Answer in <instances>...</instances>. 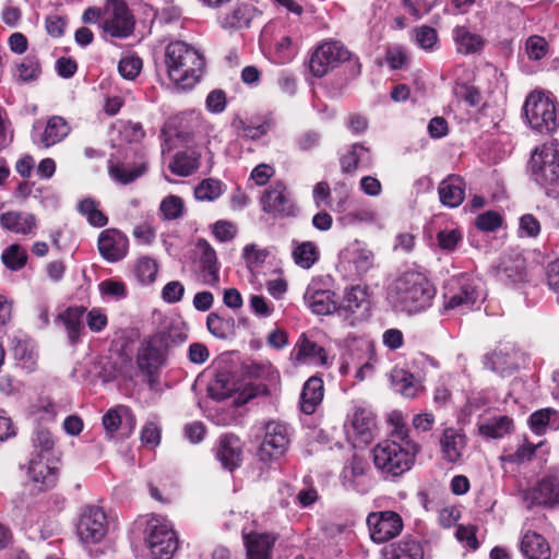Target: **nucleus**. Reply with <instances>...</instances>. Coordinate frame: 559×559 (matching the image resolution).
<instances>
[{"label":"nucleus","instance_id":"obj_55","mask_svg":"<svg viewBox=\"0 0 559 559\" xmlns=\"http://www.w3.org/2000/svg\"><path fill=\"white\" fill-rule=\"evenodd\" d=\"M61 407L49 400H43L34 411L35 419L39 423H51L56 419Z\"/></svg>","mask_w":559,"mask_h":559},{"label":"nucleus","instance_id":"obj_47","mask_svg":"<svg viewBox=\"0 0 559 559\" xmlns=\"http://www.w3.org/2000/svg\"><path fill=\"white\" fill-rule=\"evenodd\" d=\"M295 263L302 269H310L319 259L317 246L311 241L299 243L293 250Z\"/></svg>","mask_w":559,"mask_h":559},{"label":"nucleus","instance_id":"obj_24","mask_svg":"<svg viewBox=\"0 0 559 559\" xmlns=\"http://www.w3.org/2000/svg\"><path fill=\"white\" fill-rule=\"evenodd\" d=\"M0 225L12 233L35 235L37 218L34 214L21 211H8L0 215Z\"/></svg>","mask_w":559,"mask_h":559},{"label":"nucleus","instance_id":"obj_52","mask_svg":"<svg viewBox=\"0 0 559 559\" xmlns=\"http://www.w3.org/2000/svg\"><path fill=\"white\" fill-rule=\"evenodd\" d=\"M185 206L182 200L177 195L166 197L159 205V212L164 219L173 221L183 215Z\"/></svg>","mask_w":559,"mask_h":559},{"label":"nucleus","instance_id":"obj_49","mask_svg":"<svg viewBox=\"0 0 559 559\" xmlns=\"http://www.w3.org/2000/svg\"><path fill=\"white\" fill-rule=\"evenodd\" d=\"M524 51L532 61H539L549 52V45L545 37L531 35L524 44Z\"/></svg>","mask_w":559,"mask_h":559},{"label":"nucleus","instance_id":"obj_60","mask_svg":"<svg viewBox=\"0 0 559 559\" xmlns=\"http://www.w3.org/2000/svg\"><path fill=\"white\" fill-rule=\"evenodd\" d=\"M185 290L181 282L170 281L162 289V299L167 304H177L181 301Z\"/></svg>","mask_w":559,"mask_h":559},{"label":"nucleus","instance_id":"obj_46","mask_svg":"<svg viewBox=\"0 0 559 559\" xmlns=\"http://www.w3.org/2000/svg\"><path fill=\"white\" fill-rule=\"evenodd\" d=\"M78 211L95 227H104L108 223L107 216L98 209V203L91 198L83 199L78 204Z\"/></svg>","mask_w":559,"mask_h":559},{"label":"nucleus","instance_id":"obj_1","mask_svg":"<svg viewBox=\"0 0 559 559\" xmlns=\"http://www.w3.org/2000/svg\"><path fill=\"white\" fill-rule=\"evenodd\" d=\"M436 294L437 289L426 273L408 270L390 285L388 300L396 311L416 314L431 307Z\"/></svg>","mask_w":559,"mask_h":559},{"label":"nucleus","instance_id":"obj_29","mask_svg":"<svg viewBox=\"0 0 559 559\" xmlns=\"http://www.w3.org/2000/svg\"><path fill=\"white\" fill-rule=\"evenodd\" d=\"M275 535L253 532L245 535V545L249 559H270L273 550Z\"/></svg>","mask_w":559,"mask_h":559},{"label":"nucleus","instance_id":"obj_59","mask_svg":"<svg viewBox=\"0 0 559 559\" xmlns=\"http://www.w3.org/2000/svg\"><path fill=\"white\" fill-rule=\"evenodd\" d=\"M537 447L538 445H534L525 439L524 443L519 445L515 452L503 455L501 460L509 463H523L525 461H530L534 456Z\"/></svg>","mask_w":559,"mask_h":559},{"label":"nucleus","instance_id":"obj_28","mask_svg":"<svg viewBox=\"0 0 559 559\" xmlns=\"http://www.w3.org/2000/svg\"><path fill=\"white\" fill-rule=\"evenodd\" d=\"M440 445L443 459L449 463H456L463 455L466 437L454 428H447L440 438Z\"/></svg>","mask_w":559,"mask_h":559},{"label":"nucleus","instance_id":"obj_22","mask_svg":"<svg viewBox=\"0 0 559 559\" xmlns=\"http://www.w3.org/2000/svg\"><path fill=\"white\" fill-rule=\"evenodd\" d=\"M27 476L38 490H46L55 486L57 471L48 465L43 454H37L28 462Z\"/></svg>","mask_w":559,"mask_h":559},{"label":"nucleus","instance_id":"obj_43","mask_svg":"<svg viewBox=\"0 0 559 559\" xmlns=\"http://www.w3.org/2000/svg\"><path fill=\"white\" fill-rule=\"evenodd\" d=\"M145 165L110 164L108 167L110 177L121 185H128L145 173Z\"/></svg>","mask_w":559,"mask_h":559},{"label":"nucleus","instance_id":"obj_21","mask_svg":"<svg viewBox=\"0 0 559 559\" xmlns=\"http://www.w3.org/2000/svg\"><path fill=\"white\" fill-rule=\"evenodd\" d=\"M296 362L302 365L324 366L328 362L325 349L302 334L292 353Z\"/></svg>","mask_w":559,"mask_h":559},{"label":"nucleus","instance_id":"obj_64","mask_svg":"<svg viewBox=\"0 0 559 559\" xmlns=\"http://www.w3.org/2000/svg\"><path fill=\"white\" fill-rule=\"evenodd\" d=\"M242 258L249 267L259 266L264 262L266 251L258 248L254 243H250L243 248Z\"/></svg>","mask_w":559,"mask_h":559},{"label":"nucleus","instance_id":"obj_58","mask_svg":"<svg viewBox=\"0 0 559 559\" xmlns=\"http://www.w3.org/2000/svg\"><path fill=\"white\" fill-rule=\"evenodd\" d=\"M142 69V60L139 57H123L118 64L119 73L127 80H133Z\"/></svg>","mask_w":559,"mask_h":559},{"label":"nucleus","instance_id":"obj_16","mask_svg":"<svg viewBox=\"0 0 559 559\" xmlns=\"http://www.w3.org/2000/svg\"><path fill=\"white\" fill-rule=\"evenodd\" d=\"M340 259L356 275H364L373 266L374 254L365 242L354 240L342 250Z\"/></svg>","mask_w":559,"mask_h":559},{"label":"nucleus","instance_id":"obj_33","mask_svg":"<svg viewBox=\"0 0 559 559\" xmlns=\"http://www.w3.org/2000/svg\"><path fill=\"white\" fill-rule=\"evenodd\" d=\"M478 432L488 439H501L513 429V419L507 415L486 418L478 423Z\"/></svg>","mask_w":559,"mask_h":559},{"label":"nucleus","instance_id":"obj_19","mask_svg":"<svg viewBox=\"0 0 559 559\" xmlns=\"http://www.w3.org/2000/svg\"><path fill=\"white\" fill-rule=\"evenodd\" d=\"M304 299L308 308L317 316L337 313L335 293L320 288L317 283H311L307 287Z\"/></svg>","mask_w":559,"mask_h":559},{"label":"nucleus","instance_id":"obj_44","mask_svg":"<svg viewBox=\"0 0 559 559\" xmlns=\"http://www.w3.org/2000/svg\"><path fill=\"white\" fill-rule=\"evenodd\" d=\"M157 272L156 261L148 257L138 259L133 267V275L141 285L153 284L156 281Z\"/></svg>","mask_w":559,"mask_h":559},{"label":"nucleus","instance_id":"obj_41","mask_svg":"<svg viewBox=\"0 0 559 559\" xmlns=\"http://www.w3.org/2000/svg\"><path fill=\"white\" fill-rule=\"evenodd\" d=\"M206 326L212 335L225 340L234 334L235 320L231 317L225 318L216 312H212L206 318Z\"/></svg>","mask_w":559,"mask_h":559},{"label":"nucleus","instance_id":"obj_36","mask_svg":"<svg viewBox=\"0 0 559 559\" xmlns=\"http://www.w3.org/2000/svg\"><path fill=\"white\" fill-rule=\"evenodd\" d=\"M70 128L62 117L53 116L46 124L40 135L39 143L44 147H50L62 141L69 134Z\"/></svg>","mask_w":559,"mask_h":559},{"label":"nucleus","instance_id":"obj_53","mask_svg":"<svg viewBox=\"0 0 559 559\" xmlns=\"http://www.w3.org/2000/svg\"><path fill=\"white\" fill-rule=\"evenodd\" d=\"M233 391L234 384L226 374H218L207 389L209 395L216 401L229 397Z\"/></svg>","mask_w":559,"mask_h":559},{"label":"nucleus","instance_id":"obj_7","mask_svg":"<svg viewBox=\"0 0 559 559\" xmlns=\"http://www.w3.org/2000/svg\"><path fill=\"white\" fill-rule=\"evenodd\" d=\"M145 542L154 559H171L178 547L171 525L158 518L148 521Z\"/></svg>","mask_w":559,"mask_h":559},{"label":"nucleus","instance_id":"obj_23","mask_svg":"<svg viewBox=\"0 0 559 559\" xmlns=\"http://www.w3.org/2000/svg\"><path fill=\"white\" fill-rule=\"evenodd\" d=\"M201 250L199 265L202 283L217 288L219 286V266L217 263L216 252L207 241H199Z\"/></svg>","mask_w":559,"mask_h":559},{"label":"nucleus","instance_id":"obj_9","mask_svg":"<svg viewBox=\"0 0 559 559\" xmlns=\"http://www.w3.org/2000/svg\"><path fill=\"white\" fill-rule=\"evenodd\" d=\"M337 314L349 325L366 321L370 316L367 288L360 285L346 288L342 301L337 302Z\"/></svg>","mask_w":559,"mask_h":559},{"label":"nucleus","instance_id":"obj_45","mask_svg":"<svg viewBox=\"0 0 559 559\" xmlns=\"http://www.w3.org/2000/svg\"><path fill=\"white\" fill-rule=\"evenodd\" d=\"M369 162L368 150L360 144H354L350 150L342 156L341 167L344 173L352 174L360 164H368Z\"/></svg>","mask_w":559,"mask_h":559},{"label":"nucleus","instance_id":"obj_8","mask_svg":"<svg viewBox=\"0 0 559 559\" xmlns=\"http://www.w3.org/2000/svg\"><path fill=\"white\" fill-rule=\"evenodd\" d=\"M134 16L122 0H107L102 20L104 32L111 37L127 38L134 31Z\"/></svg>","mask_w":559,"mask_h":559},{"label":"nucleus","instance_id":"obj_13","mask_svg":"<svg viewBox=\"0 0 559 559\" xmlns=\"http://www.w3.org/2000/svg\"><path fill=\"white\" fill-rule=\"evenodd\" d=\"M528 507L537 504L554 508L559 504V476L547 474L537 484L523 491Z\"/></svg>","mask_w":559,"mask_h":559},{"label":"nucleus","instance_id":"obj_15","mask_svg":"<svg viewBox=\"0 0 559 559\" xmlns=\"http://www.w3.org/2000/svg\"><path fill=\"white\" fill-rule=\"evenodd\" d=\"M166 358V345L163 338L154 336L141 346L136 362L143 373L152 376L165 364Z\"/></svg>","mask_w":559,"mask_h":559},{"label":"nucleus","instance_id":"obj_32","mask_svg":"<svg viewBox=\"0 0 559 559\" xmlns=\"http://www.w3.org/2000/svg\"><path fill=\"white\" fill-rule=\"evenodd\" d=\"M103 425L107 433L112 435L123 426L128 429L127 435L130 433L135 427V418L131 411L126 406H117L109 409L103 416Z\"/></svg>","mask_w":559,"mask_h":559},{"label":"nucleus","instance_id":"obj_26","mask_svg":"<svg viewBox=\"0 0 559 559\" xmlns=\"http://www.w3.org/2000/svg\"><path fill=\"white\" fill-rule=\"evenodd\" d=\"M452 38L456 52L460 55L479 53L485 46V39L481 35L471 32L468 27L463 25L453 28Z\"/></svg>","mask_w":559,"mask_h":559},{"label":"nucleus","instance_id":"obj_30","mask_svg":"<svg viewBox=\"0 0 559 559\" xmlns=\"http://www.w3.org/2000/svg\"><path fill=\"white\" fill-rule=\"evenodd\" d=\"M223 467L234 471L241 461L240 441L236 436L226 435L219 440V447L216 454Z\"/></svg>","mask_w":559,"mask_h":559},{"label":"nucleus","instance_id":"obj_50","mask_svg":"<svg viewBox=\"0 0 559 559\" xmlns=\"http://www.w3.org/2000/svg\"><path fill=\"white\" fill-rule=\"evenodd\" d=\"M233 127L236 129L239 135L251 140H258L270 131L271 123L264 121L259 124H251L241 119H237L233 122Z\"/></svg>","mask_w":559,"mask_h":559},{"label":"nucleus","instance_id":"obj_54","mask_svg":"<svg viewBox=\"0 0 559 559\" xmlns=\"http://www.w3.org/2000/svg\"><path fill=\"white\" fill-rule=\"evenodd\" d=\"M416 44L424 50H431L438 41V34L435 28L421 25L414 29Z\"/></svg>","mask_w":559,"mask_h":559},{"label":"nucleus","instance_id":"obj_2","mask_svg":"<svg viewBox=\"0 0 559 559\" xmlns=\"http://www.w3.org/2000/svg\"><path fill=\"white\" fill-rule=\"evenodd\" d=\"M165 63L169 80L181 90L192 88L202 78L205 68L203 55L181 40L166 46Z\"/></svg>","mask_w":559,"mask_h":559},{"label":"nucleus","instance_id":"obj_35","mask_svg":"<svg viewBox=\"0 0 559 559\" xmlns=\"http://www.w3.org/2000/svg\"><path fill=\"white\" fill-rule=\"evenodd\" d=\"M385 557L386 559H424V549L418 540L405 537L392 544Z\"/></svg>","mask_w":559,"mask_h":559},{"label":"nucleus","instance_id":"obj_31","mask_svg":"<svg viewBox=\"0 0 559 559\" xmlns=\"http://www.w3.org/2000/svg\"><path fill=\"white\" fill-rule=\"evenodd\" d=\"M324 386L322 379L318 377L309 378L304 384L300 395V409L302 413L313 414L317 406L322 402Z\"/></svg>","mask_w":559,"mask_h":559},{"label":"nucleus","instance_id":"obj_48","mask_svg":"<svg viewBox=\"0 0 559 559\" xmlns=\"http://www.w3.org/2000/svg\"><path fill=\"white\" fill-rule=\"evenodd\" d=\"M1 260L7 269L19 271L27 262V252L21 245L12 243L2 252Z\"/></svg>","mask_w":559,"mask_h":559},{"label":"nucleus","instance_id":"obj_39","mask_svg":"<svg viewBox=\"0 0 559 559\" xmlns=\"http://www.w3.org/2000/svg\"><path fill=\"white\" fill-rule=\"evenodd\" d=\"M391 382L394 390L406 397H414L419 390V382L405 369H394Z\"/></svg>","mask_w":559,"mask_h":559},{"label":"nucleus","instance_id":"obj_5","mask_svg":"<svg viewBox=\"0 0 559 559\" xmlns=\"http://www.w3.org/2000/svg\"><path fill=\"white\" fill-rule=\"evenodd\" d=\"M523 111L531 128L539 133H551L559 124L554 100L540 91L527 95Z\"/></svg>","mask_w":559,"mask_h":559},{"label":"nucleus","instance_id":"obj_37","mask_svg":"<svg viewBox=\"0 0 559 559\" xmlns=\"http://www.w3.org/2000/svg\"><path fill=\"white\" fill-rule=\"evenodd\" d=\"M254 11V8L250 4H238L223 17L221 22L222 26L224 28L248 27L253 17Z\"/></svg>","mask_w":559,"mask_h":559},{"label":"nucleus","instance_id":"obj_40","mask_svg":"<svg viewBox=\"0 0 559 559\" xmlns=\"http://www.w3.org/2000/svg\"><path fill=\"white\" fill-rule=\"evenodd\" d=\"M200 155L195 152H178L169 164L170 170L178 176L187 177L199 166Z\"/></svg>","mask_w":559,"mask_h":559},{"label":"nucleus","instance_id":"obj_12","mask_svg":"<svg viewBox=\"0 0 559 559\" xmlns=\"http://www.w3.org/2000/svg\"><path fill=\"white\" fill-rule=\"evenodd\" d=\"M367 525L372 542L385 543L396 537L403 530V520L394 511L371 512L367 516Z\"/></svg>","mask_w":559,"mask_h":559},{"label":"nucleus","instance_id":"obj_14","mask_svg":"<svg viewBox=\"0 0 559 559\" xmlns=\"http://www.w3.org/2000/svg\"><path fill=\"white\" fill-rule=\"evenodd\" d=\"M289 444L288 427L281 423L271 421L265 427V436L261 443L259 455L263 461L282 456Z\"/></svg>","mask_w":559,"mask_h":559},{"label":"nucleus","instance_id":"obj_17","mask_svg":"<svg viewBox=\"0 0 559 559\" xmlns=\"http://www.w3.org/2000/svg\"><path fill=\"white\" fill-rule=\"evenodd\" d=\"M264 212L274 216H289L294 213V204L283 182H274L261 198Z\"/></svg>","mask_w":559,"mask_h":559},{"label":"nucleus","instance_id":"obj_27","mask_svg":"<svg viewBox=\"0 0 559 559\" xmlns=\"http://www.w3.org/2000/svg\"><path fill=\"white\" fill-rule=\"evenodd\" d=\"M440 201L448 207H457L465 199V182L456 175L443 179L438 188Z\"/></svg>","mask_w":559,"mask_h":559},{"label":"nucleus","instance_id":"obj_51","mask_svg":"<svg viewBox=\"0 0 559 559\" xmlns=\"http://www.w3.org/2000/svg\"><path fill=\"white\" fill-rule=\"evenodd\" d=\"M222 182L217 179L209 178L201 181L194 189V195L200 201H214L222 194Z\"/></svg>","mask_w":559,"mask_h":559},{"label":"nucleus","instance_id":"obj_3","mask_svg":"<svg viewBox=\"0 0 559 559\" xmlns=\"http://www.w3.org/2000/svg\"><path fill=\"white\" fill-rule=\"evenodd\" d=\"M372 457L376 468L384 478H394L411 469L415 454L402 443L383 440L372 449Z\"/></svg>","mask_w":559,"mask_h":559},{"label":"nucleus","instance_id":"obj_63","mask_svg":"<svg viewBox=\"0 0 559 559\" xmlns=\"http://www.w3.org/2000/svg\"><path fill=\"white\" fill-rule=\"evenodd\" d=\"M99 292L103 295L118 299L127 297V288L121 281L105 280L99 284Z\"/></svg>","mask_w":559,"mask_h":559},{"label":"nucleus","instance_id":"obj_4","mask_svg":"<svg viewBox=\"0 0 559 559\" xmlns=\"http://www.w3.org/2000/svg\"><path fill=\"white\" fill-rule=\"evenodd\" d=\"M534 180L547 190V194L559 197V152L554 143L544 144L532 154Z\"/></svg>","mask_w":559,"mask_h":559},{"label":"nucleus","instance_id":"obj_56","mask_svg":"<svg viewBox=\"0 0 559 559\" xmlns=\"http://www.w3.org/2000/svg\"><path fill=\"white\" fill-rule=\"evenodd\" d=\"M19 78L23 82L36 80L40 74V66L35 57H26L17 66Z\"/></svg>","mask_w":559,"mask_h":559},{"label":"nucleus","instance_id":"obj_25","mask_svg":"<svg viewBox=\"0 0 559 559\" xmlns=\"http://www.w3.org/2000/svg\"><path fill=\"white\" fill-rule=\"evenodd\" d=\"M520 549L526 559H551V548L547 539L535 531L523 532Z\"/></svg>","mask_w":559,"mask_h":559},{"label":"nucleus","instance_id":"obj_34","mask_svg":"<svg viewBox=\"0 0 559 559\" xmlns=\"http://www.w3.org/2000/svg\"><path fill=\"white\" fill-rule=\"evenodd\" d=\"M531 430L538 436L546 433L547 429H559V412L554 408H543L534 412L528 418Z\"/></svg>","mask_w":559,"mask_h":559},{"label":"nucleus","instance_id":"obj_57","mask_svg":"<svg viewBox=\"0 0 559 559\" xmlns=\"http://www.w3.org/2000/svg\"><path fill=\"white\" fill-rule=\"evenodd\" d=\"M497 276L500 281H510L511 283L520 282L523 280V264L521 261L515 262L514 265L509 266L506 259L501 261L497 269Z\"/></svg>","mask_w":559,"mask_h":559},{"label":"nucleus","instance_id":"obj_20","mask_svg":"<svg viewBox=\"0 0 559 559\" xmlns=\"http://www.w3.org/2000/svg\"><path fill=\"white\" fill-rule=\"evenodd\" d=\"M491 370L502 376L511 374L518 370L522 362V353L511 344H506L497 348L491 355L487 356Z\"/></svg>","mask_w":559,"mask_h":559},{"label":"nucleus","instance_id":"obj_18","mask_svg":"<svg viewBox=\"0 0 559 559\" xmlns=\"http://www.w3.org/2000/svg\"><path fill=\"white\" fill-rule=\"evenodd\" d=\"M128 238L117 229H105L98 237L99 253L109 262L123 259L128 252Z\"/></svg>","mask_w":559,"mask_h":559},{"label":"nucleus","instance_id":"obj_6","mask_svg":"<svg viewBox=\"0 0 559 559\" xmlns=\"http://www.w3.org/2000/svg\"><path fill=\"white\" fill-rule=\"evenodd\" d=\"M481 292L475 280L461 275L450 280L444 286L443 308L445 311L465 313L480 299Z\"/></svg>","mask_w":559,"mask_h":559},{"label":"nucleus","instance_id":"obj_42","mask_svg":"<svg viewBox=\"0 0 559 559\" xmlns=\"http://www.w3.org/2000/svg\"><path fill=\"white\" fill-rule=\"evenodd\" d=\"M373 426V417L370 411L361 407L355 409L350 419V428L355 435L359 436L362 441H367L371 437Z\"/></svg>","mask_w":559,"mask_h":559},{"label":"nucleus","instance_id":"obj_61","mask_svg":"<svg viewBox=\"0 0 559 559\" xmlns=\"http://www.w3.org/2000/svg\"><path fill=\"white\" fill-rule=\"evenodd\" d=\"M519 233L521 237H537L540 233L538 219L532 214H524L520 218Z\"/></svg>","mask_w":559,"mask_h":559},{"label":"nucleus","instance_id":"obj_10","mask_svg":"<svg viewBox=\"0 0 559 559\" xmlns=\"http://www.w3.org/2000/svg\"><path fill=\"white\" fill-rule=\"evenodd\" d=\"M108 531V520L105 511L96 506H87L83 509L76 532L84 544L100 543Z\"/></svg>","mask_w":559,"mask_h":559},{"label":"nucleus","instance_id":"obj_11","mask_svg":"<svg viewBox=\"0 0 559 559\" xmlns=\"http://www.w3.org/2000/svg\"><path fill=\"white\" fill-rule=\"evenodd\" d=\"M349 59V51L340 41H325L317 47L309 60V70L317 76H324L338 63Z\"/></svg>","mask_w":559,"mask_h":559},{"label":"nucleus","instance_id":"obj_38","mask_svg":"<svg viewBox=\"0 0 559 559\" xmlns=\"http://www.w3.org/2000/svg\"><path fill=\"white\" fill-rule=\"evenodd\" d=\"M84 312L85 309L83 307H70L59 316L66 325L68 336L72 343H75L79 340L81 332L84 329Z\"/></svg>","mask_w":559,"mask_h":559},{"label":"nucleus","instance_id":"obj_62","mask_svg":"<svg viewBox=\"0 0 559 559\" xmlns=\"http://www.w3.org/2000/svg\"><path fill=\"white\" fill-rule=\"evenodd\" d=\"M343 221L347 225H356L359 223L371 224L377 221V214L370 209H357L347 213Z\"/></svg>","mask_w":559,"mask_h":559}]
</instances>
